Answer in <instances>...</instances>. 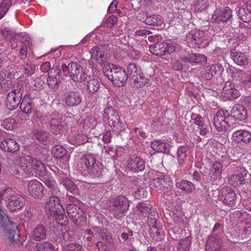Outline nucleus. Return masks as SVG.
<instances>
[{
  "label": "nucleus",
  "mask_w": 251,
  "mask_h": 251,
  "mask_svg": "<svg viewBox=\"0 0 251 251\" xmlns=\"http://www.w3.org/2000/svg\"><path fill=\"white\" fill-rule=\"evenodd\" d=\"M25 73L27 75H31L34 73L35 66L30 62L27 63L24 66Z\"/></svg>",
  "instance_id": "680f3d73"
},
{
  "label": "nucleus",
  "mask_w": 251,
  "mask_h": 251,
  "mask_svg": "<svg viewBox=\"0 0 251 251\" xmlns=\"http://www.w3.org/2000/svg\"><path fill=\"white\" fill-rule=\"evenodd\" d=\"M25 200L23 196L20 195L10 196L8 200L7 207L11 210H20L24 206Z\"/></svg>",
  "instance_id": "6ab92c4d"
},
{
  "label": "nucleus",
  "mask_w": 251,
  "mask_h": 251,
  "mask_svg": "<svg viewBox=\"0 0 251 251\" xmlns=\"http://www.w3.org/2000/svg\"><path fill=\"white\" fill-rule=\"evenodd\" d=\"M11 0H4L0 5V19H2L11 6Z\"/></svg>",
  "instance_id": "8fccbe9b"
},
{
  "label": "nucleus",
  "mask_w": 251,
  "mask_h": 251,
  "mask_svg": "<svg viewBox=\"0 0 251 251\" xmlns=\"http://www.w3.org/2000/svg\"><path fill=\"white\" fill-rule=\"evenodd\" d=\"M203 35L201 31H192L188 34L187 40L192 46L195 45V47L204 48L207 45V42Z\"/></svg>",
  "instance_id": "9b49d317"
},
{
  "label": "nucleus",
  "mask_w": 251,
  "mask_h": 251,
  "mask_svg": "<svg viewBox=\"0 0 251 251\" xmlns=\"http://www.w3.org/2000/svg\"><path fill=\"white\" fill-rule=\"evenodd\" d=\"M141 73H142L141 70L139 66H136L134 63L128 64L127 66V73L131 81L134 78V77L139 75Z\"/></svg>",
  "instance_id": "37998d69"
},
{
  "label": "nucleus",
  "mask_w": 251,
  "mask_h": 251,
  "mask_svg": "<svg viewBox=\"0 0 251 251\" xmlns=\"http://www.w3.org/2000/svg\"><path fill=\"white\" fill-rule=\"evenodd\" d=\"M19 166L27 176H46L47 170L44 164L31 156H22L19 158Z\"/></svg>",
  "instance_id": "f03ea898"
},
{
  "label": "nucleus",
  "mask_w": 251,
  "mask_h": 251,
  "mask_svg": "<svg viewBox=\"0 0 251 251\" xmlns=\"http://www.w3.org/2000/svg\"><path fill=\"white\" fill-rule=\"evenodd\" d=\"M117 112L112 106H109L105 108L104 110V118L106 120L115 116V114H117Z\"/></svg>",
  "instance_id": "bf43d9fd"
},
{
  "label": "nucleus",
  "mask_w": 251,
  "mask_h": 251,
  "mask_svg": "<svg viewBox=\"0 0 251 251\" xmlns=\"http://www.w3.org/2000/svg\"><path fill=\"white\" fill-rule=\"evenodd\" d=\"M27 88L25 80L19 78L13 85L12 90L9 92L6 98V107L9 111L17 108L20 104L21 111L29 116L35 111V106L29 94H25Z\"/></svg>",
  "instance_id": "f257e3e1"
},
{
  "label": "nucleus",
  "mask_w": 251,
  "mask_h": 251,
  "mask_svg": "<svg viewBox=\"0 0 251 251\" xmlns=\"http://www.w3.org/2000/svg\"><path fill=\"white\" fill-rule=\"evenodd\" d=\"M222 95L225 100H229L238 98L240 94L239 91L235 88L234 85L228 81L225 84Z\"/></svg>",
  "instance_id": "f3484780"
},
{
  "label": "nucleus",
  "mask_w": 251,
  "mask_h": 251,
  "mask_svg": "<svg viewBox=\"0 0 251 251\" xmlns=\"http://www.w3.org/2000/svg\"><path fill=\"white\" fill-rule=\"evenodd\" d=\"M117 22V18L116 16L112 15L109 16L106 20L103 23L104 27H111Z\"/></svg>",
  "instance_id": "052dcab7"
},
{
  "label": "nucleus",
  "mask_w": 251,
  "mask_h": 251,
  "mask_svg": "<svg viewBox=\"0 0 251 251\" xmlns=\"http://www.w3.org/2000/svg\"><path fill=\"white\" fill-rule=\"evenodd\" d=\"M232 17V11L228 7L218 8L214 11L212 15L213 20L217 23H225Z\"/></svg>",
  "instance_id": "dca6fc26"
},
{
  "label": "nucleus",
  "mask_w": 251,
  "mask_h": 251,
  "mask_svg": "<svg viewBox=\"0 0 251 251\" xmlns=\"http://www.w3.org/2000/svg\"><path fill=\"white\" fill-rule=\"evenodd\" d=\"M131 81L133 86L136 88L143 87L149 83V79L144 76L142 73H141L136 77H134V78Z\"/></svg>",
  "instance_id": "a19ab883"
},
{
  "label": "nucleus",
  "mask_w": 251,
  "mask_h": 251,
  "mask_svg": "<svg viewBox=\"0 0 251 251\" xmlns=\"http://www.w3.org/2000/svg\"><path fill=\"white\" fill-rule=\"evenodd\" d=\"M222 239L216 234L209 235L205 244V251H226L222 249Z\"/></svg>",
  "instance_id": "ddd939ff"
},
{
  "label": "nucleus",
  "mask_w": 251,
  "mask_h": 251,
  "mask_svg": "<svg viewBox=\"0 0 251 251\" xmlns=\"http://www.w3.org/2000/svg\"><path fill=\"white\" fill-rule=\"evenodd\" d=\"M61 70L58 66H55L52 67L51 69L48 73V77L47 82L48 86L51 88H57L60 81V73Z\"/></svg>",
  "instance_id": "aec40b11"
},
{
  "label": "nucleus",
  "mask_w": 251,
  "mask_h": 251,
  "mask_svg": "<svg viewBox=\"0 0 251 251\" xmlns=\"http://www.w3.org/2000/svg\"><path fill=\"white\" fill-rule=\"evenodd\" d=\"M223 67L219 65H212L204 69L203 77L207 80L212 79L213 76L220 75L223 71Z\"/></svg>",
  "instance_id": "a878e982"
},
{
  "label": "nucleus",
  "mask_w": 251,
  "mask_h": 251,
  "mask_svg": "<svg viewBox=\"0 0 251 251\" xmlns=\"http://www.w3.org/2000/svg\"><path fill=\"white\" fill-rule=\"evenodd\" d=\"M164 43H156L149 47L150 52L157 56H162L165 55Z\"/></svg>",
  "instance_id": "ea45409f"
},
{
  "label": "nucleus",
  "mask_w": 251,
  "mask_h": 251,
  "mask_svg": "<svg viewBox=\"0 0 251 251\" xmlns=\"http://www.w3.org/2000/svg\"><path fill=\"white\" fill-rule=\"evenodd\" d=\"M61 183L66 189L72 194L75 195L78 193L77 187L74 182L69 178L67 177H62L61 179Z\"/></svg>",
  "instance_id": "e433bc0d"
},
{
  "label": "nucleus",
  "mask_w": 251,
  "mask_h": 251,
  "mask_svg": "<svg viewBox=\"0 0 251 251\" xmlns=\"http://www.w3.org/2000/svg\"><path fill=\"white\" fill-rule=\"evenodd\" d=\"M176 186L179 189L182 190L187 193H191L195 189V185L191 181L182 180L176 183Z\"/></svg>",
  "instance_id": "f704fd0d"
},
{
  "label": "nucleus",
  "mask_w": 251,
  "mask_h": 251,
  "mask_svg": "<svg viewBox=\"0 0 251 251\" xmlns=\"http://www.w3.org/2000/svg\"><path fill=\"white\" fill-rule=\"evenodd\" d=\"M82 246L76 243H73L65 245L63 248L62 251H81Z\"/></svg>",
  "instance_id": "6e6d98bb"
},
{
  "label": "nucleus",
  "mask_w": 251,
  "mask_h": 251,
  "mask_svg": "<svg viewBox=\"0 0 251 251\" xmlns=\"http://www.w3.org/2000/svg\"><path fill=\"white\" fill-rule=\"evenodd\" d=\"M69 69V76L74 82L81 83L86 80L87 74L78 63L72 62Z\"/></svg>",
  "instance_id": "9d476101"
},
{
  "label": "nucleus",
  "mask_w": 251,
  "mask_h": 251,
  "mask_svg": "<svg viewBox=\"0 0 251 251\" xmlns=\"http://www.w3.org/2000/svg\"><path fill=\"white\" fill-rule=\"evenodd\" d=\"M2 33L5 38H10L11 46L13 49H16L17 47V45L15 42V40L18 38L24 37V34L23 33H16L12 29L8 27L5 28L2 31Z\"/></svg>",
  "instance_id": "cd10ccee"
},
{
  "label": "nucleus",
  "mask_w": 251,
  "mask_h": 251,
  "mask_svg": "<svg viewBox=\"0 0 251 251\" xmlns=\"http://www.w3.org/2000/svg\"><path fill=\"white\" fill-rule=\"evenodd\" d=\"M35 248L38 251H55L54 247L48 242L38 243Z\"/></svg>",
  "instance_id": "de8ad7c7"
},
{
  "label": "nucleus",
  "mask_w": 251,
  "mask_h": 251,
  "mask_svg": "<svg viewBox=\"0 0 251 251\" xmlns=\"http://www.w3.org/2000/svg\"><path fill=\"white\" fill-rule=\"evenodd\" d=\"M231 114L235 120L243 121L247 117V111L244 106L236 104L233 106Z\"/></svg>",
  "instance_id": "bb28decb"
},
{
  "label": "nucleus",
  "mask_w": 251,
  "mask_h": 251,
  "mask_svg": "<svg viewBox=\"0 0 251 251\" xmlns=\"http://www.w3.org/2000/svg\"><path fill=\"white\" fill-rule=\"evenodd\" d=\"M244 75V71L239 69H236L233 71L232 73V77L233 78L237 81H239L241 82L243 75Z\"/></svg>",
  "instance_id": "0e129e2a"
},
{
  "label": "nucleus",
  "mask_w": 251,
  "mask_h": 251,
  "mask_svg": "<svg viewBox=\"0 0 251 251\" xmlns=\"http://www.w3.org/2000/svg\"><path fill=\"white\" fill-rule=\"evenodd\" d=\"M48 137V133L46 132L35 130L33 132V138L38 141L42 142H45L47 141Z\"/></svg>",
  "instance_id": "603ef678"
},
{
  "label": "nucleus",
  "mask_w": 251,
  "mask_h": 251,
  "mask_svg": "<svg viewBox=\"0 0 251 251\" xmlns=\"http://www.w3.org/2000/svg\"><path fill=\"white\" fill-rule=\"evenodd\" d=\"M158 219L159 216L157 212L154 209L151 211L149 213V216L147 219V223L149 226L151 227L159 225V223L158 222Z\"/></svg>",
  "instance_id": "49530a36"
},
{
  "label": "nucleus",
  "mask_w": 251,
  "mask_h": 251,
  "mask_svg": "<svg viewBox=\"0 0 251 251\" xmlns=\"http://www.w3.org/2000/svg\"><path fill=\"white\" fill-rule=\"evenodd\" d=\"M69 140L71 144L75 146H79L87 142L88 138L84 134H77L70 136Z\"/></svg>",
  "instance_id": "79ce46f5"
},
{
  "label": "nucleus",
  "mask_w": 251,
  "mask_h": 251,
  "mask_svg": "<svg viewBox=\"0 0 251 251\" xmlns=\"http://www.w3.org/2000/svg\"><path fill=\"white\" fill-rule=\"evenodd\" d=\"M205 56L202 54H197L195 53H191L189 54L190 64L191 65L199 63L201 60H205Z\"/></svg>",
  "instance_id": "864d4df0"
},
{
  "label": "nucleus",
  "mask_w": 251,
  "mask_h": 251,
  "mask_svg": "<svg viewBox=\"0 0 251 251\" xmlns=\"http://www.w3.org/2000/svg\"><path fill=\"white\" fill-rule=\"evenodd\" d=\"M241 82L245 84H251V72L245 73L244 72Z\"/></svg>",
  "instance_id": "774afa93"
},
{
  "label": "nucleus",
  "mask_w": 251,
  "mask_h": 251,
  "mask_svg": "<svg viewBox=\"0 0 251 251\" xmlns=\"http://www.w3.org/2000/svg\"><path fill=\"white\" fill-rule=\"evenodd\" d=\"M151 149L157 152L168 153L170 149V145L161 140L156 139L151 143Z\"/></svg>",
  "instance_id": "c85d7f7f"
},
{
  "label": "nucleus",
  "mask_w": 251,
  "mask_h": 251,
  "mask_svg": "<svg viewBox=\"0 0 251 251\" xmlns=\"http://www.w3.org/2000/svg\"><path fill=\"white\" fill-rule=\"evenodd\" d=\"M222 168L223 165L221 162L215 161L213 163L209 173L210 180L212 183L216 182L221 179Z\"/></svg>",
  "instance_id": "412c9836"
},
{
  "label": "nucleus",
  "mask_w": 251,
  "mask_h": 251,
  "mask_svg": "<svg viewBox=\"0 0 251 251\" xmlns=\"http://www.w3.org/2000/svg\"><path fill=\"white\" fill-rule=\"evenodd\" d=\"M43 176L44 179H41L45 184L51 191L53 194H56L59 191L58 188L57 183H56L53 177L52 176Z\"/></svg>",
  "instance_id": "4c0bfd02"
},
{
  "label": "nucleus",
  "mask_w": 251,
  "mask_h": 251,
  "mask_svg": "<svg viewBox=\"0 0 251 251\" xmlns=\"http://www.w3.org/2000/svg\"><path fill=\"white\" fill-rule=\"evenodd\" d=\"M112 128V130L116 134H120L125 128V124L119 120L117 122L114 124L113 125L111 126Z\"/></svg>",
  "instance_id": "13d9d810"
},
{
  "label": "nucleus",
  "mask_w": 251,
  "mask_h": 251,
  "mask_svg": "<svg viewBox=\"0 0 251 251\" xmlns=\"http://www.w3.org/2000/svg\"><path fill=\"white\" fill-rule=\"evenodd\" d=\"M191 119L194 121V124L198 126L201 134L204 135L207 133L208 128L202 117L198 114L192 113Z\"/></svg>",
  "instance_id": "c756f323"
},
{
  "label": "nucleus",
  "mask_w": 251,
  "mask_h": 251,
  "mask_svg": "<svg viewBox=\"0 0 251 251\" xmlns=\"http://www.w3.org/2000/svg\"><path fill=\"white\" fill-rule=\"evenodd\" d=\"M64 97L65 103L69 106L78 105L81 101V96L78 91L67 92L64 94Z\"/></svg>",
  "instance_id": "4be33fe9"
},
{
  "label": "nucleus",
  "mask_w": 251,
  "mask_h": 251,
  "mask_svg": "<svg viewBox=\"0 0 251 251\" xmlns=\"http://www.w3.org/2000/svg\"><path fill=\"white\" fill-rule=\"evenodd\" d=\"M231 58L238 65H244L248 62L246 54L240 51H233L231 52Z\"/></svg>",
  "instance_id": "2f4dec72"
},
{
  "label": "nucleus",
  "mask_w": 251,
  "mask_h": 251,
  "mask_svg": "<svg viewBox=\"0 0 251 251\" xmlns=\"http://www.w3.org/2000/svg\"><path fill=\"white\" fill-rule=\"evenodd\" d=\"M28 191L32 197L40 199L44 196V187L39 181L32 179L28 182Z\"/></svg>",
  "instance_id": "4468645a"
},
{
  "label": "nucleus",
  "mask_w": 251,
  "mask_h": 251,
  "mask_svg": "<svg viewBox=\"0 0 251 251\" xmlns=\"http://www.w3.org/2000/svg\"><path fill=\"white\" fill-rule=\"evenodd\" d=\"M165 50V54L167 53L171 54L179 49V46L177 45L175 43L166 42H164Z\"/></svg>",
  "instance_id": "3c124183"
},
{
  "label": "nucleus",
  "mask_w": 251,
  "mask_h": 251,
  "mask_svg": "<svg viewBox=\"0 0 251 251\" xmlns=\"http://www.w3.org/2000/svg\"><path fill=\"white\" fill-rule=\"evenodd\" d=\"M139 211L143 215L148 214L153 210L152 206L149 202H140L137 205Z\"/></svg>",
  "instance_id": "c03bdc74"
},
{
  "label": "nucleus",
  "mask_w": 251,
  "mask_h": 251,
  "mask_svg": "<svg viewBox=\"0 0 251 251\" xmlns=\"http://www.w3.org/2000/svg\"><path fill=\"white\" fill-rule=\"evenodd\" d=\"M47 214L53 217L59 224L65 226L67 223L68 219L65 215V211L60 204L57 197H50L45 205Z\"/></svg>",
  "instance_id": "7ed1b4c3"
},
{
  "label": "nucleus",
  "mask_w": 251,
  "mask_h": 251,
  "mask_svg": "<svg viewBox=\"0 0 251 251\" xmlns=\"http://www.w3.org/2000/svg\"><path fill=\"white\" fill-rule=\"evenodd\" d=\"M127 168L133 173L143 171L146 167L144 160L140 157H132L127 161Z\"/></svg>",
  "instance_id": "a211bd4d"
},
{
  "label": "nucleus",
  "mask_w": 251,
  "mask_h": 251,
  "mask_svg": "<svg viewBox=\"0 0 251 251\" xmlns=\"http://www.w3.org/2000/svg\"><path fill=\"white\" fill-rule=\"evenodd\" d=\"M81 160L86 166L88 173L91 176L99 177L101 176L103 166L92 155L86 154L81 158Z\"/></svg>",
  "instance_id": "423d86ee"
},
{
  "label": "nucleus",
  "mask_w": 251,
  "mask_h": 251,
  "mask_svg": "<svg viewBox=\"0 0 251 251\" xmlns=\"http://www.w3.org/2000/svg\"><path fill=\"white\" fill-rule=\"evenodd\" d=\"M101 238L108 242H111L113 240L111 234L105 230H101L100 232Z\"/></svg>",
  "instance_id": "338daca9"
},
{
  "label": "nucleus",
  "mask_w": 251,
  "mask_h": 251,
  "mask_svg": "<svg viewBox=\"0 0 251 251\" xmlns=\"http://www.w3.org/2000/svg\"><path fill=\"white\" fill-rule=\"evenodd\" d=\"M51 152L54 157L62 159L66 162H68V158L66 155V150L63 147L60 145H56L52 149Z\"/></svg>",
  "instance_id": "72a5a7b5"
},
{
  "label": "nucleus",
  "mask_w": 251,
  "mask_h": 251,
  "mask_svg": "<svg viewBox=\"0 0 251 251\" xmlns=\"http://www.w3.org/2000/svg\"><path fill=\"white\" fill-rule=\"evenodd\" d=\"M90 53L91 54L92 58L98 64L103 66V68L111 64L109 63L108 56L105 51L99 47H94L92 48L91 50Z\"/></svg>",
  "instance_id": "f8f14e48"
},
{
  "label": "nucleus",
  "mask_w": 251,
  "mask_h": 251,
  "mask_svg": "<svg viewBox=\"0 0 251 251\" xmlns=\"http://www.w3.org/2000/svg\"><path fill=\"white\" fill-rule=\"evenodd\" d=\"M1 125L7 130H12L15 127L16 122L13 119L7 118L2 121Z\"/></svg>",
  "instance_id": "5fc2aeb1"
},
{
  "label": "nucleus",
  "mask_w": 251,
  "mask_h": 251,
  "mask_svg": "<svg viewBox=\"0 0 251 251\" xmlns=\"http://www.w3.org/2000/svg\"><path fill=\"white\" fill-rule=\"evenodd\" d=\"M229 116L230 113L226 110L221 109L217 112L214 119V125L218 131H225L229 129L228 118Z\"/></svg>",
  "instance_id": "1a4fd4ad"
},
{
  "label": "nucleus",
  "mask_w": 251,
  "mask_h": 251,
  "mask_svg": "<svg viewBox=\"0 0 251 251\" xmlns=\"http://www.w3.org/2000/svg\"><path fill=\"white\" fill-rule=\"evenodd\" d=\"M0 148L4 151L15 153L19 151L20 145L15 140L7 138L0 143Z\"/></svg>",
  "instance_id": "5701e85b"
},
{
  "label": "nucleus",
  "mask_w": 251,
  "mask_h": 251,
  "mask_svg": "<svg viewBox=\"0 0 251 251\" xmlns=\"http://www.w3.org/2000/svg\"><path fill=\"white\" fill-rule=\"evenodd\" d=\"M232 138L237 143L247 144L251 141V134L246 130H237L233 133Z\"/></svg>",
  "instance_id": "393cba45"
},
{
  "label": "nucleus",
  "mask_w": 251,
  "mask_h": 251,
  "mask_svg": "<svg viewBox=\"0 0 251 251\" xmlns=\"http://www.w3.org/2000/svg\"><path fill=\"white\" fill-rule=\"evenodd\" d=\"M110 207L114 217L117 219H120L128 209V200L124 196H118L113 201Z\"/></svg>",
  "instance_id": "6e6552de"
},
{
  "label": "nucleus",
  "mask_w": 251,
  "mask_h": 251,
  "mask_svg": "<svg viewBox=\"0 0 251 251\" xmlns=\"http://www.w3.org/2000/svg\"><path fill=\"white\" fill-rule=\"evenodd\" d=\"M47 236V229L43 225H38L33 229L32 232V238L36 241H40L45 239Z\"/></svg>",
  "instance_id": "7c9ffc66"
},
{
  "label": "nucleus",
  "mask_w": 251,
  "mask_h": 251,
  "mask_svg": "<svg viewBox=\"0 0 251 251\" xmlns=\"http://www.w3.org/2000/svg\"><path fill=\"white\" fill-rule=\"evenodd\" d=\"M66 210L69 217L75 225L81 226L85 224L86 215L83 210L78 206L70 203L67 205Z\"/></svg>",
  "instance_id": "0eeeda50"
},
{
  "label": "nucleus",
  "mask_w": 251,
  "mask_h": 251,
  "mask_svg": "<svg viewBox=\"0 0 251 251\" xmlns=\"http://www.w3.org/2000/svg\"><path fill=\"white\" fill-rule=\"evenodd\" d=\"M50 128L51 131L55 134L61 133L62 130V126L58 119L55 118L51 119L50 122Z\"/></svg>",
  "instance_id": "a18cd8bd"
},
{
  "label": "nucleus",
  "mask_w": 251,
  "mask_h": 251,
  "mask_svg": "<svg viewBox=\"0 0 251 251\" xmlns=\"http://www.w3.org/2000/svg\"><path fill=\"white\" fill-rule=\"evenodd\" d=\"M103 72L115 86H124L128 78V75L124 69L112 64L103 68Z\"/></svg>",
  "instance_id": "20e7f679"
},
{
  "label": "nucleus",
  "mask_w": 251,
  "mask_h": 251,
  "mask_svg": "<svg viewBox=\"0 0 251 251\" xmlns=\"http://www.w3.org/2000/svg\"><path fill=\"white\" fill-rule=\"evenodd\" d=\"M219 196L225 204L230 207L235 206L236 194L230 187L223 188L220 191Z\"/></svg>",
  "instance_id": "2eb2a0df"
},
{
  "label": "nucleus",
  "mask_w": 251,
  "mask_h": 251,
  "mask_svg": "<svg viewBox=\"0 0 251 251\" xmlns=\"http://www.w3.org/2000/svg\"><path fill=\"white\" fill-rule=\"evenodd\" d=\"M164 179L161 177H156L153 178L151 182V187L161 189L164 187Z\"/></svg>",
  "instance_id": "4d7b16f0"
},
{
  "label": "nucleus",
  "mask_w": 251,
  "mask_h": 251,
  "mask_svg": "<svg viewBox=\"0 0 251 251\" xmlns=\"http://www.w3.org/2000/svg\"><path fill=\"white\" fill-rule=\"evenodd\" d=\"M100 84L97 78L93 77L87 82V88L91 93H95L98 91L100 88Z\"/></svg>",
  "instance_id": "09e8293b"
},
{
  "label": "nucleus",
  "mask_w": 251,
  "mask_h": 251,
  "mask_svg": "<svg viewBox=\"0 0 251 251\" xmlns=\"http://www.w3.org/2000/svg\"><path fill=\"white\" fill-rule=\"evenodd\" d=\"M150 235L156 241H161L164 238V231L160 224L151 227Z\"/></svg>",
  "instance_id": "473e14b6"
},
{
  "label": "nucleus",
  "mask_w": 251,
  "mask_h": 251,
  "mask_svg": "<svg viewBox=\"0 0 251 251\" xmlns=\"http://www.w3.org/2000/svg\"><path fill=\"white\" fill-rule=\"evenodd\" d=\"M247 175V171L245 169H241L239 173L229 177V184L235 187L245 184Z\"/></svg>",
  "instance_id": "b1692460"
},
{
  "label": "nucleus",
  "mask_w": 251,
  "mask_h": 251,
  "mask_svg": "<svg viewBox=\"0 0 251 251\" xmlns=\"http://www.w3.org/2000/svg\"><path fill=\"white\" fill-rule=\"evenodd\" d=\"M191 244V237L181 238L178 242L176 251H189Z\"/></svg>",
  "instance_id": "58836bf2"
},
{
  "label": "nucleus",
  "mask_w": 251,
  "mask_h": 251,
  "mask_svg": "<svg viewBox=\"0 0 251 251\" xmlns=\"http://www.w3.org/2000/svg\"><path fill=\"white\" fill-rule=\"evenodd\" d=\"M62 236L65 240H69L75 236V232L74 231L70 230L68 227H65L62 230Z\"/></svg>",
  "instance_id": "e2e57ef3"
},
{
  "label": "nucleus",
  "mask_w": 251,
  "mask_h": 251,
  "mask_svg": "<svg viewBox=\"0 0 251 251\" xmlns=\"http://www.w3.org/2000/svg\"><path fill=\"white\" fill-rule=\"evenodd\" d=\"M2 204V202L0 201V224H2L5 235L8 239L10 242H16L19 238L17 223L11 221L4 213Z\"/></svg>",
  "instance_id": "39448f33"
},
{
  "label": "nucleus",
  "mask_w": 251,
  "mask_h": 251,
  "mask_svg": "<svg viewBox=\"0 0 251 251\" xmlns=\"http://www.w3.org/2000/svg\"><path fill=\"white\" fill-rule=\"evenodd\" d=\"M145 23L150 25L161 26L163 24L162 17L158 15H152L147 16Z\"/></svg>",
  "instance_id": "c9c22d12"
},
{
  "label": "nucleus",
  "mask_w": 251,
  "mask_h": 251,
  "mask_svg": "<svg viewBox=\"0 0 251 251\" xmlns=\"http://www.w3.org/2000/svg\"><path fill=\"white\" fill-rule=\"evenodd\" d=\"M44 84V81L41 77H37L31 82V85H34L33 88L35 90H39Z\"/></svg>",
  "instance_id": "69168bd1"
}]
</instances>
